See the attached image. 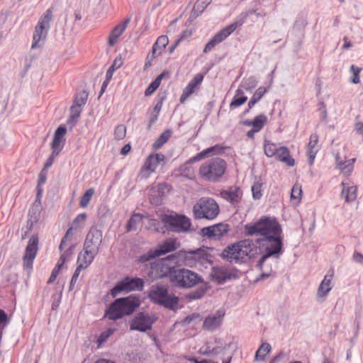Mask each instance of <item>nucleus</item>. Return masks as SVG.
Masks as SVG:
<instances>
[{
    "instance_id": "nucleus-2",
    "label": "nucleus",
    "mask_w": 363,
    "mask_h": 363,
    "mask_svg": "<svg viewBox=\"0 0 363 363\" xmlns=\"http://www.w3.org/2000/svg\"><path fill=\"white\" fill-rule=\"evenodd\" d=\"M204 246L201 247L199 250L186 252L180 251L178 258L174 255H170L165 258L157 259L150 263V269L148 272L150 277L154 279H161L165 277H169L172 281V275L174 274V266L172 264H177L179 262V259H183V262L186 265H193L195 264L196 259L201 257L199 254L203 250Z\"/></svg>"
},
{
    "instance_id": "nucleus-29",
    "label": "nucleus",
    "mask_w": 363,
    "mask_h": 363,
    "mask_svg": "<svg viewBox=\"0 0 363 363\" xmlns=\"http://www.w3.org/2000/svg\"><path fill=\"white\" fill-rule=\"evenodd\" d=\"M333 278V273L330 274H326L320 283L318 291H317V297H325L328 292L330 291V284Z\"/></svg>"
},
{
    "instance_id": "nucleus-55",
    "label": "nucleus",
    "mask_w": 363,
    "mask_h": 363,
    "mask_svg": "<svg viewBox=\"0 0 363 363\" xmlns=\"http://www.w3.org/2000/svg\"><path fill=\"white\" fill-rule=\"evenodd\" d=\"M82 111V107H80L79 106L72 104V106L70 108V118L72 120L77 119L80 116Z\"/></svg>"
},
{
    "instance_id": "nucleus-33",
    "label": "nucleus",
    "mask_w": 363,
    "mask_h": 363,
    "mask_svg": "<svg viewBox=\"0 0 363 363\" xmlns=\"http://www.w3.org/2000/svg\"><path fill=\"white\" fill-rule=\"evenodd\" d=\"M165 76H167V77L169 76V72H163L160 74H159L156 77V79L154 81H152L150 83V84L148 86V87L146 89V90L145 91V96H150L152 93H154L157 90V89L160 86V85L161 84V82H162V79Z\"/></svg>"
},
{
    "instance_id": "nucleus-17",
    "label": "nucleus",
    "mask_w": 363,
    "mask_h": 363,
    "mask_svg": "<svg viewBox=\"0 0 363 363\" xmlns=\"http://www.w3.org/2000/svg\"><path fill=\"white\" fill-rule=\"evenodd\" d=\"M225 315V311L219 309L206 317V330L214 331L218 329Z\"/></svg>"
},
{
    "instance_id": "nucleus-60",
    "label": "nucleus",
    "mask_w": 363,
    "mask_h": 363,
    "mask_svg": "<svg viewBox=\"0 0 363 363\" xmlns=\"http://www.w3.org/2000/svg\"><path fill=\"white\" fill-rule=\"evenodd\" d=\"M221 351L220 347H216L211 349L209 346L206 347V355H210V354H216L219 353Z\"/></svg>"
},
{
    "instance_id": "nucleus-34",
    "label": "nucleus",
    "mask_w": 363,
    "mask_h": 363,
    "mask_svg": "<svg viewBox=\"0 0 363 363\" xmlns=\"http://www.w3.org/2000/svg\"><path fill=\"white\" fill-rule=\"evenodd\" d=\"M302 187L299 184H295L291 189L290 200L294 205H298L301 203L302 199Z\"/></svg>"
},
{
    "instance_id": "nucleus-37",
    "label": "nucleus",
    "mask_w": 363,
    "mask_h": 363,
    "mask_svg": "<svg viewBox=\"0 0 363 363\" xmlns=\"http://www.w3.org/2000/svg\"><path fill=\"white\" fill-rule=\"evenodd\" d=\"M268 118L264 114H259L252 119V127L259 132L267 123Z\"/></svg>"
},
{
    "instance_id": "nucleus-19",
    "label": "nucleus",
    "mask_w": 363,
    "mask_h": 363,
    "mask_svg": "<svg viewBox=\"0 0 363 363\" xmlns=\"http://www.w3.org/2000/svg\"><path fill=\"white\" fill-rule=\"evenodd\" d=\"M320 149V145H319L318 135L316 133L311 134L306 147V154L309 158L310 165H313L316 155Z\"/></svg>"
},
{
    "instance_id": "nucleus-13",
    "label": "nucleus",
    "mask_w": 363,
    "mask_h": 363,
    "mask_svg": "<svg viewBox=\"0 0 363 363\" xmlns=\"http://www.w3.org/2000/svg\"><path fill=\"white\" fill-rule=\"evenodd\" d=\"M203 79V74L199 73L189 82L186 86L183 89L182 94L180 96L179 101L181 104H184L187 99L193 94L196 93L201 86Z\"/></svg>"
},
{
    "instance_id": "nucleus-9",
    "label": "nucleus",
    "mask_w": 363,
    "mask_h": 363,
    "mask_svg": "<svg viewBox=\"0 0 363 363\" xmlns=\"http://www.w3.org/2000/svg\"><path fill=\"white\" fill-rule=\"evenodd\" d=\"M226 162L220 158L212 160L206 170V179L212 181H218L225 172Z\"/></svg>"
},
{
    "instance_id": "nucleus-42",
    "label": "nucleus",
    "mask_w": 363,
    "mask_h": 363,
    "mask_svg": "<svg viewBox=\"0 0 363 363\" xmlns=\"http://www.w3.org/2000/svg\"><path fill=\"white\" fill-rule=\"evenodd\" d=\"M126 280L130 284V292L135 290L141 291L144 286V281L140 278H130L126 277Z\"/></svg>"
},
{
    "instance_id": "nucleus-1",
    "label": "nucleus",
    "mask_w": 363,
    "mask_h": 363,
    "mask_svg": "<svg viewBox=\"0 0 363 363\" xmlns=\"http://www.w3.org/2000/svg\"><path fill=\"white\" fill-rule=\"evenodd\" d=\"M282 228H246L245 235L252 239L240 240L227 247L221 256L230 263L238 264L245 262L258 254L259 247L265 248L266 253L259 259L257 266L262 270L265 260L271 256L278 255L282 250Z\"/></svg>"
},
{
    "instance_id": "nucleus-46",
    "label": "nucleus",
    "mask_w": 363,
    "mask_h": 363,
    "mask_svg": "<svg viewBox=\"0 0 363 363\" xmlns=\"http://www.w3.org/2000/svg\"><path fill=\"white\" fill-rule=\"evenodd\" d=\"M47 179V171L45 169H43L38 176V194L37 198L40 199L41 194L43 192L42 186L45 184V181Z\"/></svg>"
},
{
    "instance_id": "nucleus-5",
    "label": "nucleus",
    "mask_w": 363,
    "mask_h": 363,
    "mask_svg": "<svg viewBox=\"0 0 363 363\" xmlns=\"http://www.w3.org/2000/svg\"><path fill=\"white\" fill-rule=\"evenodd\" d=\"M172 276V282L177 287L190 288L200 280L197 274L186 269H176L174 274Z\"/></svg>"
},
{
    "instance_id": "nucleus-8",
    "label": "nucleus",
    "mask_w": 363,
    "mask_h": 363,
    "mask_svg": "<svg viewBox=\"0 0 363 363\" xmlns=\"http://www.w3.org/2000/svg\"><path fill=\"white\" fill-rule=\"evenodd\" d=\"M156 213L164 225H169V227H191L190 219L184 215L166 214L162 211H158Z\"/></svg>"
},
{
    "instance_id": "nucleus-18",
    "label": "nucleus",
    "mask_w": 363,
    "mask_h": 363,
    "mask_svg": "<svg viewBox=\"0 0 363 363\" xmlns=\"http://www.w3.org/2000/svg\"><path fill=\"white\" fill-rule=\"evenodd\" d=\"M66 133L67 128L65 126H60L56 129L50 144L51 148L53 151H57V152L60 153L62 150L65 144V136Z\"/></svg>"
},
{
    "instance_id": "nucleus-24",
    "label": "nucleus",
    "mask_w": 363,
    "mask_h": 363,
    "mask_svg": "<svg viewBox=\"0 0 363 363\" xmlns=\"http://www.w3.org/2000/svg\"><path fill=\"white\" fill-rule=\"evenodd\" d=\"M102 242V233L98 228H91L88 233L84 245H90L99 247Z\"/></svg>"
},
{
    "instance_id": "nucleus-14",
    "label": "nucleus",
    "mask_w": 363,
    "mask_h": 363,
    "mask_svg": "<svg viewBox=\"0 0 363 363\" xmlns=\"http://www.w3.org/2000/svg\"><path fill=\"white\" fill-rule=\"evenodd\" d=\"M242 190L238 186H232L220 192V196L233 206L239 204L242 199Z\"/></svg>"
},
{
    "instance_id": "nucleus-45",
    "label": "nucleus",
    "mask_w": 363,
    "mask_h": 363,
    "mask_svg": "<svg viewBox=\"0 0 363 363\" xmlns=\"http://www.w3.org/2000/svg\"><path fill=\"white\" fill-rule=\"evenodd\" d=\"M194 217L198 219L204 218V200L200 199L194 206Z\"/></svg>"
},
{
    "instance_id": "nucleus-30",
    "label": "nucleus",
    "mask_w": 363,
    "mask_h": 363,
    "mask_svg": "<svg viewBox=\"0 0 363 363\" xmlns=\"http://www.w3.org/2000/svg\"><path fill=\"white\" fill-rule=\"evenodd\" d=\"M130 284L125 277L116 283V284L111 289L110 294L113 298H115L122 292H130Z\"/></svg>"
},
{
    "instance_id": "nucleus-54",
    "label": "nucleus",
    "mask_w": 363,
    "mask_h": 363,
    "mask_svg": "<svg viewBox=\"0 0 363 363\" xmlns=\"http://www.w3.org/2000/svg\"><path fill=\"white\" fill-rule=\"evenodd\" d=\"M74 229V228H68L67 229L65 235H64V237L62 238V239L60 242V245L59 247L60 251H62L63 250L64 247L66 245L67 241L71 239V238L73 236Z\"/></svg>"
},
{
    "instance_id": "nucleus-64",
    "label": "nucleus",
    "mask_w": 363,
    "mask_h": 363,
    "mask_svg": "<svg viewBox=\"0 0 363 363\" xmlns=\"http://www.w3.org/2000/svg\"><path fill=\"white\" fill-rule=\"evenodd\" d=\"M192 33H193V32H192L191 29L185 30L182 32L180 38L178 40H179L181 41L182 40L186 39V38H189L190 36H191Z\"/></svg>"
},
{
    "instance_id": "nucleus-10",
    "label": "nucleus",
    "mask_w": 363,
    "mask_h": 363,
    "mask_svg": "<svg viewBox=\"0 0 363 363\" xmlns=\"http://www.w3.org/2000/svg\"><path fill=\"white\" fill-rule=\"evenodd\" d=\"M39 238L38 234H33L29 238L23 257L25 269H32L33 262L38 250Z\"/></svg>"
},
{
    "instance_id": "nucleus-62",
    "label": "nucleus",
    "mask_w": 363,
    "mask_h": 363,
    "mask_svg": "<svg viewBox=\"0 0 363 363\" xmlns=\"http://www.w3.org/2000/svg\"><path fill=\"white\" fill-rule=\"evenodd\" d=\"M79 275V274L74 272L72 277L71 279V281H70V284H69V291H72L74 289V285L77 282Z\"/></svg>"
},
{
    "instance_id": "nucleus-56",
    "label": "nucleus",
    "mask_w": 363,
    "mask_h": 363,
    "mask_svg": "<svg viewBox=\"0 0 363 363\" xmlns=\"http://www.w3.org/2000/svg\"><path fill=\"white\" fill-rule=\"evenodd\" d=\"M204 294V289L200 288L195 291H191L186 295V297L191 300L201 298Z\"/></svg>"
},
{
    "instance_id": "nucleus-50",
    "label": "nucleus",
    "mask_w": 363,
    "mask_h": 363,
    "mask_svg": "<svg viewBox=\"0 0 363 363\" xmlns=\"http://www.w3.org/2000/svg\"><path fill=\"white\" fill-rule=\"evenodd\" d=\"M113 134L116 140H123L126 135V127L122 124L117 125L115 128Z\"/></svg>"
},
{
    "instance_id": "nucleus-36",
    "label": "nucleus",
    "mask_w": 363,
    "mask_h": 363,
    "mask_svg": "<svg viewBox=\"0 0 363 363\" xmlns=\"http://www.w3.org/2000/svg\"><path fill=\"white\" fill-rule=\"evenodd\" d=\"M247 100V97L244 95L243 91L240 89H238L236 91V94L234 96L230 106L231 108H237L244 104Z\"/></svg>"
},
{
    "instance_id": "nucleus-32",
    "label": "nucleus",
    "mask_w": 363,
    "mask_h": 363,
    "mask_svg": "<svg viewBox=\"0 0 363 363\" xmlns=\"http://www.w3.org/2000/svg\"><path fill=\"white\" fill-rule=\"evenodd\" d=\"M252 227H279V225L274 216H264L261 217Z\"/></svg>"
},
{
    "instance_id": "nucleus-6",
    "label": "nucleus",
    "mask_w": 363,
    "mask_h": 363,
    "mask_svg": "<svg viewBox=\"0 0 363 363\" xmlns=\"http://www.w3.org/2000/svg\"><path fill=\"white\" fill-rule=\"evenodd\" d=\"M157 320V317L155 315H150L147 313L139 312L132 319L130 329L131 330L147 332L152 329V325Z\"/></svg>"
},
{
    "instance_id": "nucleus-39",
    "label": "nucleus",
    "mask_w": 363,
    "mask_h": 363,
    "mask_svg": "<svg viewBox=\"0 0 363 363\" xmlns=\"http://www.w3.org/2000/svg\"><path fill=\"white\" fill-rule=\"evenodd\" d=\"M171 133L172 132L169 130L164 131L153 143V148L155 150L160 149L170 138Z\"/></svg>"
},
{
    "instance_id": "nucleus-4",
    "label": "nucleus",
    "mask_w": 363,
    "mask_h": 363,
    "mask_svg": "<svg viewBox=\"0 0 363 363\" xmlns=\"http://www.w3.org/2000/svg\"><path fill=\"white\" fill-rule=\"evenodd\" d=\"M150 301L164 308L176 311L178 309L179 298L169 293V287L159 284H153L147 292Z\"/></svg>"
},
{
    "instance_id": "nucleus-26",
    "label": "nucleus",
    "mask_w": 363,
    "mask_h": 363,
    "mask_svg": "<svg viewBox=\"0 0 363 363\" xmlns=\"http://www.w3.org/2000/svg\"><path fill=\"white\" fill-rule=\"evenodd\" d=\"M275 157L278 160L286 164L288 166L292 167L294 165V160L291 157L288 147L285 146L279 147Z\"/></svg>"
},
{
    "instance_id": "nucleus-58",
    "label": "nucleus",
    "mask_w": 363,
    "mask_h": 363,
    "mask_svg": "<svg viewBox=\"0 0 363 363\" xmlns=\"http://www.w3.org/2000/svg\"><path fill=\"white\" fill-rule=\"evenodd\" d=\"M204 11V0H197L194 4L193 12L194 13L201 14Z\"/></svg>"
},
{
    "instance_id": "nucleus-7",
    "label": "nucleus",
    "mask_w": 363,
    "mask_h": 363,
    "mask_svg": "<svg viewBox=\"0 0 363 363\" xmlns=\"http://www.w3.org/2000/svg\"><path fill=\"white\" fill-rule=\"evenodd\" d=\"M175 245L176 240H167L164 241L163 244L159 247V248L155 250H150L147 253L140 256L138 258V262L140 263H144L155 259V257H160V255H165L166 253L174 251L177 248Z\"/></svg>"
},
{
    "instance_id": "nucleus-31",
    "label": "nucleus",
    "mask_w": 363,
    "mask_h": 363,
    "mask_svg": "<svg viewBox=\"0 0 363 363\" xmlns=\"http://www.w3.org/2000/svg\"><path fill=\"white\" fill-rule=\"evenodd\" d=\"M55 10V7L51 6L49 9L46 10V11L40 16L37 25L43 26V27L50 29V22L53 18V12Z\"/></svg>"
},
{
    "instance_id": "nucleus-23",
    "label": "nucleus",
    "mask_w": 363,
    "mask_h": 363,
    "mask_svg": "<svg viewBox=\"0 0 363 363\" xmlns=\"http://www.w3.org/2000/svg\"><path fill=\"white\" fill-rule=\"evenodd\" d=\"M144 220H147L149 224L155 225L158 223L156 219L151 218L150 216H143L140 213H133L128 220L127 227H136L145 224Z\"/></svg>"
},
{
    "instance_id": "nucleus-57",
    "label": "nucleus",
    "mask_w": 363,
    "mask_h": 363,
    "mask_svg": "<svg viewBox=\"0 0 363 363\" xmlns=\"http://www.w3.org/2000/svg\"><path fill=\"white\" fill-rule=\"evenodd\" d=\"M59 152H57V151H53L52 152L51 155H50V157L48 158V160H46L45 164H44V167H43V169H48V168H50L52 164L54 163L56 157L59 155Z\"/></svg>"
},
{
    "instance_id": "nucleus-12",
    "label": "nucleus",
    "mask_w": 363,
    "mask_h": 363,
    "mask_svg": "<svg viewBox=\"0 0 363 363\" xmlns=\"http://www.w3.org/2000/svg\"><path fill=\"white\" fill-rule=\"evenodd\" d=\"M168 43L169 39L167 35H160L157 38L156 42L153 44L151 52L147 55L145 63V68L150 67L153 60L162 55Z\"/></svg>"
},
{
    "instance_id": "nucleus-52",
    "label": "nucleus",
    "mask_w": 363,
    "mask_h": 363,
    "mask_svg": "<svg viewBox=\"0 0 363 363\" xmlns=\"http://www.w3.org/2000/svg\"><path fill=\"white\" fill-rule=\"evenodd\" d=\"M262 184L259 182H255L252 186V196L254 199H259L262 196Z\"/></svg>"
},
{
    "instance_id": "nucleus-22",
    "label": "nucleus",
    "mask_w": 363,
    "mask_h": 363,
    "mask_svg": "<svg viewBox=\"0 0 363 363\" xmlns=\"http://www.w3.org/2000/svg\"><path fill=\"white\" fill-rule=\"evenodd\" d=\"M48 30V29L43 27V26L36 25L33 35L32 49H35L41 46L42 43L47 38Z\"/></svg>"
},
{
    "instance_id": "nucleus-44",
    "label": "nucleus",
    "mask_w": 363,
    "mask_h": 363,
    "mask_svg": "<svg viewBox=\"0 0 363 363\" xmlns=\"http://www.w3.org/2000/svg\"><path fill=\"white\" fill-rule=\"evenodd\" d=\"M94 194V189H89L85 191L83 196L81 197L79 205L82 208H86Z\"/></svg>"
},
{
    "instance_id": "nucleus-59",
    "label": "nucleus",
    "mask_w": 363,
    "mask_h": 363,
    "mask_svg": "<svg viewBox=\"0 0 363 363\" xmlns=\"http://www.w3.org/2000/svg\"><path fill=\"white\" fill-rule=\"evenodd\" d=\"M9 323L7 313L0 308V327L4 328ZM3 330V329H1Z\"/></svg>"
},
{
    "instance_id": "nucleus-21",
    "label": "nucleus",
    "mask_w": 363,
    "mask_h": 363,
    "mask_svg": "<svg viewBox=\"0 0 363 363\" xmlns=\"http://www.w3.org/2000/svg\"><path fill=\"white\" fill-rule=\"evenodd\" d=\"M341 185L342 186L341 196L345 202L355 201L357 197V186L351 184L349 181L342 182Z\"/></svg>"
},
{
    "instance_id": "nucleus-48",
    "label": "nucleus",
    "mask_w": 363,
    "mask_h": 363,
    "mask_svg": "<svg viewBox=\"0 0 363 363\" xmlns=\"http://www.w3.org/2000/svg\"><path fill=\"white\" fill-rule=\"evenodd\" d=\"M226 148H227L226 147H224V146H222L220 145H216L213 147L206 149V156L209 155H222L224 153Z\"/></svg>"
},
{
    "instance_id": "nucleus-38",
    "label": "nucleus",
    "mask_w": 363,
    "mask_h": 363,
    "mask_svg": "<svg viewBox=\"0 0 363 363\" xmlns=\"http://www.w3.org/2000/svg\"><path fill=\"white\" fill-rule=\"evenodd\" d=\"M228 231V228H223V230H221V228H206V236H208L209 238L219 240L224 235L227 234Z\"/></svg>"
},
{
    "instance_id": "nucleus-40",
    "label": "nucleus",
    "mask_w": 363,
    "mask_h": 363,
    "mask_svg": "<svg viewBox=\"0 0 363 363\" xmlns=\"http://www.w3.org/2000/svg\"><path fill=\"white\" fill-rule=\"evenodd\" d=\"M279 147L274 143L269 140H265L264 143V154L268 157H272L276 155Z\"/></svg>"
},
{
    "instance_id": "nucleus-16",
    "label": "nucleus",
    "mask_w": 363,
    "mask_h": 363,
    "mask_svg": "<svg viewBox=\"0 0 363 363\" xmlns=\"http://www.w3.org/2000/svg\"><path fill=\"white\" fill-rule=\"evenodd\" d=\"M210 277L212 281L218 284H222L235 277V274L231 270L225 267H214L212 268Z\"/></svg>"
},
{
    "instance_id": "nucleus-51",
    "label": "nucleus",
    "mask_w": 363,
    "mask_h": 363,
    "mask_svg": "<svg viewBox=\"0 0 363 363\" xmlns=\"http://www.w3.org/2000/svg\"><path fill=\"white\" fill-rule=\"evenodd\" d=\"M88 95L85 91L80 92L77 94L73 104L79 106L82 108L83 106H84L87 101Z\"/></svg>"
},
{
    "instance_id": "nucleus-43",
    "label": "nucleus",
    "mask_w": 363,
    "mask_h": 363,
    "mask_svg": "<svg viewBox=\"0 0 363 363\" xmlns=\"http://www.w3.org/2000/svg\"><path fill=\"white\" fill-rule=\"evenodd\" d=\"M99 247L84 245V254L89 257L88 264H91L93 262L94 257L99 253Z\"/></svg>"
},
{
    "instance_id": "nucleus-49",
    "label": "nucleus",
    "mask_w": 363,
    "mask_h": 363,
    "mask_svg": "<svg viewBox=\"0 0 363 363\" xmlns=\"http://www.w3.org/2000/svg\"><path fill=\"white\" fill-rule=\"evenodd\" d=\"M115 330L116 329L114 328H108L102 332L97 339L98 345L100 346L104 343L114 333Z\"/></svg>"
},
{
    "instance_id": "nucleus-53",
    "label": "nucleus",
    "mask_w": 363,
    "mask_h": 363,
    "mask_svg": "<svg viewBox=\"0 0 363 363\" xmlns=\"http://www.w3.org/2000/svg\"><path fill=\"white\" fill-rule=\"evenodd\" d=\"M350 71L352 73V77L351 79V82L353 84H359L360 82L359 79V73L362 71V68L357 67L352 65L350 67Z\"/></svg>"
},
{
    "instance_id": "nucleus-3",
    "label": "nucleus",
    "mask_w": 363,
    "mask_h": 363,
    "mask_svg": "<svg viewBox=\"0 0 363 363\" xmlns=\"http://www.w3.org/2000/svg\"><path fill=\"white\" fill-rule=\"evenodd\" d=\"M140 305V300L135 295L115 299L105 311V317L111 320L121 319L131 315Z\"/></svg>"
},
{
    "instance_id": "nucleus-35",
    "label": "nucleus",
    "mask_w": 363,
    "mask_h": 363,
    "mask_svg": "<svg viewBox=\"0 0 363 363\" xmlns=\"http://www.w3.org/2000/svg\"><path fill=\"white\" fill-rule=\"evenodd\" d=\"M267 91L268 89L267 87L259 86L250 99L248 102V108H252Z\"/></svg>"
},
{
    "instance_id": "nucleus-15",
    "label": "nucleus",
    "mask_w": 363,
    "mask_h": 363,
    "mask_svg": "<svg viewBox=\"0 0 363 363\" xmlns=\"http://www.w3.org/2000/svg\"><path fill=\"white\" fill-rule=\"evenodd\" d=\"M130 21V18H125L113 28L108 36V46L113 47L116 45L120 37L126 30Z\"/></svg>"
},
{
    "instance_id": "nucleus-41",
    "label": "nucleus",
    "mask_w": 363,
    "mask_h": 363,
    "mask_svg": "<svg viewBox=\"0 0 363 363\" xmlns=\"http://www.w3.org/2000/svg\"><path fill=\"white\" fill-rule=\"evenodd\" d=\"M271 351V346L268 343H263L255 354V359L264 361L266 355Z\"/></svg>"
},
{
    "instance_id": "nucleus-63",
    "label": "nucleus",
    "mask_w": 363,
    "mask_h": 363,
    "mask_svg": "<svg viewBox=\"0 0 363 363\" xmlns=\"http://www.w3.org/2000/svg\"><path fill=\"white\" fill-rule=\"evenodd\" d=\"M89 264H88V261L85 260L84 262H82L77 265L74 272L80 274V272L82 269L87 268Z\"/></svg>"
},
{
    "instance_id": "nucleus-61",
    "label": "nucleus",
    "mask_w": 363,
    "mask_h": 363,
    "mask_svg": "<svg viewBox=\"0 0 363 363\" xmlns=\"http://www.w3.org/2000/svg\"><path fill=\"white\" fill-rule=\"evenodd\" d=\"M86 218V213L79 214L74 220V225H79L83 224Z\"/></svg>"
},
{
    "instance_id": "nucleus-27",
    "label": "nucleus",
    "mask_w": 363,
    "mask_h": 363,
    "mask_svg": "<svg viewBox=\"0 0 363 363\" xmlns=\"http://www.w3.org/2000/svg\"><path fill=\"white\" fill-rule=\"evenodd\" d=\"M41 204L40 199L37 198L35 202L32 205L29 209L28 216L29 222H30V227L35 224L40 217Z\"/></svg>"
},
{
    "instance_id": "nucleus-20",
    "label": "nucleus",
    "mask_w": 363,
    "mask_h": 363,
    "mask_svg": "<svg viewBox=\"0 0 363 363\" xmlns=\"http://www.w3.org/2000/svg\"><path fill=\"white\" fill-rule=\"evenodd\" d=\"M164 160V155L162 154L150 155L143 166L142 170L145 172L147 176L155 171L160 161Z\"/></svg>"
},
{
    "instance_id": "nucleus-28",
    "label": "nucleus",
    "mask_w": 363,
    "mask_h": 363,
    "mask_svg": "<svg viewBox=\"0 0 363 363\" xmlns=\"http://www.w3.org/2000/svg\"><path fill=\"white\" fill-rule=\"evenodd\" d=\"M219 213V206L212 199H206V219L215 218Z\"/></svg>"
},
{
    "instance_id": "nucleus-11",
    "label": "nucleus",
    "mask_w": 363,
    "mask_h": 363,
    "mask_svg": "<svg viewBox=\"0 0 363 363\" xmlns=\"http://www.w3.org/2000/svg\"><path fill=\"white\" fill-rule=\"evenodd\" d=\"M242 23V21H236L220 30L207 44H206V52L211 50L216 45L226 39L233 31L241 26Z\"/></svg>"
},
{
    "instance_id": "nucleus-47",
    "label": "nucleus",
    "mask_w": 363,
    "mask_h": 363,
    "mask_svg": "<svg viewBox=\"0 0 363 363\" xmlns=\"http://www.w3.org/2000/svg\"><path fill=\"white\" fill-rule=\"evenodd\" d=\"M257 85V81L254 77H250L245 79L241 84V86L246 91H251L255 89Z\"/></svg>"
},
{
    "instance_id": "nucleus-25",
    "label": "nucleus",
    "mask_w": 363,
    "mask_h": 363,
    "mask_svg": "<svg viewBox=\"0 0 363 363\" xmlns=\"http://www.w3.org/2000/svg\"><path fill=\"white\" fill-rule=\"evenodd\" d=\"M355 162V158H352L346 161H342L340 160L339 156H337L336 168L340 172L341 174L346 176H350L353 172Z\"/></svg>"
}]
</instances>
